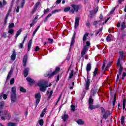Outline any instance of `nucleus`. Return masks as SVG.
Wrapping results in <instances>:
<instances>
[{"label": "nucleus", "instance_id": "nucleus-18", "mask_svg": "<svg viewBox=\"0 0 126 126\" xmlns=\"http://www.w3.org/2000/svg\"><path fill=\"white\" fill-rule=\"evenodd\" d=\"M39 4H40V2H37L36 3H35L34 7L33 8V9L32 10V13H34L36 10H37V8L39 6Z\"/></svg>", "mask_w": 126, "mask_h": 126}, {"label": "nucleus", "instance_id": "nucleus-40", "mask_svg": "<svg viewBox=\"0 0 126 126\" xmlns=\"http://www.w3.org/2000/svg\"><path fill=\"white\" fill-rule=\"evenodd\" d=\"M13 27H14V23H11L9 24V26H8L9 29H12V28H13Z\"/></svg>", "mask_w": 126, "mask_h": 126}, {"label": "nucleus", "instance_id": "nucleus-45", "mask_svg": "<svg viewBox=\"0 0 126 126\" xmlns=\"http://www.w3.org/2000/svg\"><path fill=\"white\" fill-rule=\"evenodd\" d=\"M63 10L64 12H67V11H69V10H70V7H67L64 8Z\"/></svg>", "mask_w": 126, "mask_h": 126}, {"label": "nucleus", "instance_id": "nucleus-9", "mask_svg": "<svg viewBox=\"0 0 126 126\" xmlns=\"http://www.w3.org/2000/svg\"><path fill=\"white\" fill-rule=\"evenodd\" d=\"M26 80L27 81H28V82L29 83V85H30V86H32L33 84H35V81L34 80H32V78H31V77H27Z\"/></svg>", "mask_w": 126, "mask_h": 126}, {"label": "nucleus", "instance_id": "nucleus-3", "mask_svg": "<svg viewBox=\"0 0 126 126\" xmlns=\"http://www.w3.org/2000/svg\"><path fill=\"white\" fill-rule=\"evenodd\" d=\"M11 100L12 103H14L17 100V94H16V87H13L11 89Z\"/></svg>", "mask_w": 126, "mask_h": 126}, {"label": "nucleus", "instance_id": "nucleus-31", "mask_svg": "<svg viewBox=\"0 0 126 126\" xmlns=\"http://www.w3.org/2000/svg\"><path fill=\"white\" fill-rule=\"evenodd\" d=\"M38 124L39 126H44V120L43 119H40L38 121Z\"/></svg>", "mask_w": 126, "mask_h": 126}, {"label": "nucleus", "instance_id": "nucleus-57", "mask_svg": "<svg viewBox=\"0 0 126 126\" xmlns=\"http://www.w3.org/2000/svg\"><path fill=\"white\" fill-rule=\"evenodd\" d=\"M52 95H53V90H51L50 93H49V95L48 96V98H51V97H52Z\"/></svg>", "mask_w": 126, "mask_h": 126}, {"label": "nucleus", "instance_id": "nucleus-64", "mask_svg": "<svg viewBox=\"0 0 126 126\" xmlns=\"http://www.w3.org/2000/svg\"><path fill=\"white\" fill-rule=\"evenodd\" d=\"M86 26H87V27H90V23L88 21H87L86 22Z\"/></svg>", "mask_w": 126, "mask_h": 126}, {"label": "nucleus", "instance_id": "nucleus-46", "mask_svg": "<svg viewBox=\"0 0 126 126\" xmlns=\"http://www.w3.org/2000/svg\"><path fill=\"white\" fill-rule=\"evenodd\" d=\"M25 3V0H21V7H23L24 4Z\"/></svg>", "mask_w": 126, "mask_h": 126}, {"label": "nucleus", "instance_id": "nucleus-58", "mask_svg": "<svg viewBox=\"0 0 126 126\" xmlns=\"http://www.w3.org/2000/svg\"><path fill=\"white\" fill-rule=\"evenodd\" d=\"M19 6H17L16 8V12L18 13L19 12Z\"/></svg>", "mask_w": 126, "mask_h": 126}, {"label": "nucleus", "instance_id": "nucleus-17", "mask_svg": "<svg viewBox=\"0 0 126 126\" xmlns=\"http://www.w3.org/2000/svg\"><path fill=\"white\" fill-rule=\"evenodd\" d=\"M79 18H76L75 19V29H76L77 27H78V25H79Z\"/></svg>", "mask_w": 126, "mask_h": 126}, {"label": "nucleus", "instance_id": "nucleus-7", "mask_svg": "<svg viewBox=\"0 0 126 126\" xmlns=\"http://www.w3.org/2000/svg\"><path fill=\"white\" fill-rule=\"evenodd\" d=\"M35 99V108L38 106L40 101H41V93H38L35 94L34 96Z\"/></svg>", "mask_w": 126, "mask_h": 126}, {"label": "nucleus", "instance_id": "nucleus-59", "mask_svg": "<svg viewBox=\"0 0 126 126\" xmlns=\"http://www.w3.org/2000/svg\"><path fill=\"white\" fill-rule=\"evenodd\" d=\"M35 23H36V22L33 21L32 22L30 25V27H32V26H33Z\"/></svg>", "mask_w": 126, "mask_h": 126}, {"label": "nucleus", "instance_id": "nucleus-47", "mask_svg": "<svg viewBox=\"0 0 126 126\" xmlns=\"http://www.w3.org/2000/svg\"><path fill=\"white\" fill-rule=\"evenodd\" d=\"M9 14H10V13H9L8 12L7 13V14L6 15L5 17V23H6V20H7V18H8V16H9Z\"/></svg>", "mask_w": 126, "mask_h": 126}, {"label": "nucleus", "instance_id": "nucleus-36", "mask_svg": "<svg viewBox=\"0 0 126 126\" xmlns=\"http://www.w3.org/2000/svg\"><path fill=\"white\" fill-rule=\"evenodd\" d=\"M24 44V41H23L22 43L19 44L18 45L19 49H22V48H23Z\"/></svg>", "mask_w": 126, "mask_h": 126}, {"label": "nucleus", "instance_id": "nucleus-35", "mask_svg": "<svg viewBox=\"0 0 126 126\" xmlns=\"http://www.w3.org/2000/svg\"><path fill=\"white\" fill-rule=\"evenodd\" d=\"M121 125L122 126L125 125V116H122L121 117Z\"/></svg>", "mask_w": 126, "mask_h": 126}, {"label": "nucleus", "instance_id": "nucleus-16", "mask_svg": "<svg viewBox=\"0 0 126 126\" xmlns=\"http://www.w3.org/2000/svg\"><path fill=\"white\" fill-rule=\"evenodd\" d=\"M7 4V1L6 0H3L2 3L0 1V8H2L4 5H6Z\"/></svg>", "mask_w": 126, "mask_h": 126}, {"label": "nucleus", "instance_id": "nucleus-61", "mask_svg": "<svg viewBox=\"0 0 126 126\" xmlns=\"http://www.w3.org/2000/svg\"><path fill=\"white\" fill-rule=\"evenodd\" d=\"M60 80V75H58L57 76L56 82H59Z\"/></svg>", "mask_w": 126, "mask_h": 126}, {"label": "nucleus", "instance_id": "nucleus-27", "mask_svg": "<svg viewBox=\"0 0 126 126\" xmlns=\"http://www.w3.org/2000/svg\"><path fill=\"white\" fill-rule=\"evenodd\" d=\"M86 70H87V72H88V71H90V70H91V64L88 63L87 65Z\"/></svg>", "mask_w": 126, "mask_h": 126}, {"label": "nucleus", "instance_id": "nucleus-38", "mask_svg": "<svg viewBox=\"0 0 126 126\" xmlns=\"http://www.w3.org/2000/svg\"><path fill=\"white\" fill-rule=\"evenodd\" d=\"M89 109L90 110L95 109V107L94 105H93V104H89Z\"/></svg>", "mask_w": 126, "mask_h": 126}, {"label": "nucleus", "instance_id": "nucleus-29", "mask_svg": "<svg viewBox=\"0 0 126 126\" xmlns=\"http://www.w3.org/2000/svg\"><path fill=\"white\" fill-rule=\"evenodd\" d=\"M4 107V101H2L0 102V110H2Z\"/></svg>", "mask_w": 126, "mask_h": 126}, {"label": "nucleus", "instance_id": "nucleus-8", "mask_svg": "<svg viewBox=\"0 0 126 126\" xmlns=\"http://www.w3.org/2000/svg\"><path fill=\"white\" fill-rule=\"evenodd\" d=\"M100 111L102 114L103 113L102 115L103 119H104V120H107V119H108V115L107 114V112H106L105 109H104L103 107H101Z\"/></svg>", "mask_w": 126, "mask_h": 126}, {"label": "nucleus", "instance_id": "nucleus-39", "mask_svg": "<svg viewBox=\"0 0 126 126\" xmlns=\"http://www.w3.org/2000/svg\"><path fill=\"white\" fill-rule=\"evenodd\" d=\"M1 37L4 39H6V37H7L6 32H3L1 34Z\"/></svg>", "mask_w": 126, "mask_h": 126}, {"label": "nucleus", "instance_id": "nucleus-37", "mask_svg": "<svg viewBox=\"0 0 126 126\" xmlns=\"http://www.w3.org/2000/svg\"><path fill=\"white\" fill-rule=\"evenodd\" d=\"M1 95H2V97H3L4 100H6V99H7V95L6 94H1Z\"/></svg>", "mask_w": 126, "mask_h": 126}, {"label": "nucleus", "instance_id": "nucleus-34", "mask_svg": "<svg viewBox=\"0 0 126 126\" xmlns=\"http://www.w3.org/2000/svg\"><path fill=\"white\" fill-rule=\"evenodd\" d=\"M8 33H9L10 35H12V34L14 33V30H13L12 29H9Z\"/></svg>", "mask_w": 126, "mask_h": 126}, {"label": "nucleus", "instance_id": "nucleus-30", "mask_svg": "<svg viewBox=\"0 0 126 126\" xmlns=\"http://www.w3.org/2000/svg\"><path fill=\"white\" fill-rule=\"evenodd\" d=\"M76 123L78 124V125H84V122H83V121H82L81 119H79L77 121Z\"/></svg>", "mask_w": 126, "mask_h": 126}, {"label": "nucleus", "instance_id": "nucleus-4", "mask_svg": "<svg viewBox=\"0 0 126 126\" xmlns=\"http://www.w3.org/2000/svg\"><path fill=\"white\" fill-rule=\"evenodd\" d=\"M86 45L84 46L83 50H82V52L81 53V56L82 57H83V56L85 54H86V52L88 51V48H89V47L90 46V45H91L90 42H89L88 41H87L86 42Z\"/></svg>", "mask_w": 126, "mask_h": 126}, {"label": "nucleus", "instance_id": "nucleus-10", "mask_svg": "<svg viewBox=\"0 0 126 126\" xmlns=\"http://www.w3.org/2000/svg\"><path fill=\"white\" fill-rule=\"evenodd\" d=\"M63 122H66L68 120V114H66V111H64V114L62 116Z\"/></svg>", "mask_w": 126, "mask_h": 126}, {"label": "nucleus", "instance_id": "nucleus-15", "mask_svg": "<svg viewBox=\"0 0 126 126\" xmlns=\"http://www.w3.org/2000/svg\"><path fill=\"white\" fill-rule=\"evenodd\" d=\"M12 73H13V68H11L9 72H8V75L6 78V80H8L11 77V75H12Z\"/></svg>", "mask_w": 126, "mask_h": 126}, {"label": "nucleus", "instance_id": "nucleus-13", "mask_svg": "<svg viewBox=\"0 0 126 126\" xmlns=\"http://www.w3.org/2000/svg\"><path fill=\"white\" fill-rule=\"evenodd\" d=\"M29 74V68H26L24 70V77H27Z\"/></svg>", "mask_w": 126, "mask_h": 126}, {"label": "nucleus", "instance_id": "nucleus-41", "mask_svg": "<svg viewBox=\"0 0 126 126\" xmlns=\"http://www.w3.org/2000/svg\"><path fill=\"white\" fill-rule=\"evenodd\" d=\"M126 99L124 98L123 99V110H125V109H126Z\"/></svg>", "mask_w": 126, "mask_h": 126}, {"label": "nucleus", "instance_id": "nucleus-54", "mask_svg": "<svg viewBox=\"0 0 126 126\" xmlns=\"http://www.w3.org/2000/svg\"><path fill=\"white\" fill-rule=\"evenodd\" d=\"M48 41H49V43H50V44H53V42H54V40L50 38H48Z\"/></svg>", "mask_w": 126, "mask_h": 126}, {"label": "nucleus", "instance_id": "nucleus-19", "mask_svg": "<svg viewBox=\"0 0 126 126\" xmlns=\"http://www.w3.org/2000/svg\"><path fill=\"white\" fill-rule=\"evenodd\" d=\"M71 6L74 10V11H76V12L78 11V9L79 8V6H78V5H75L73 4L71 5Z\"/></svg>", "mask_w": 126, "mask_h": 126}, {"label": "nucleus", "instance_id": "nucleus-49", "mask_svg": "<svg viewBox=\"0 0 126 126\" xmlns=\"http://www.w3.org/2000/svg\"><path fill=\"white\" fill-rule=\"evenodd\" d=\"M10 84H14V78H12L10 81Z\"/></svg>", "mask_w": 126, "mask_h": 126}, {"label": "nucleus", "instance_id": "nucleus-32", "mask_svg": "<svg viewBox=\"0 0 126 126\" xmlns=\"http://www.w3.org/2000/svg\"><path fill=\"white\" fill-rule=\"evenodd\" d=\"M87 37H88V33H86L83 37V42H85V41H86V39H87Z\"/></svg>", "mask_w": 126, "mask_h": 126}, {"label": "nucleus", "instance_id": "nucleus-25", "mask_svg": "<svg viewBox=\"0 0 126 126\" xmlns=\"http://www.w3.org/2000/svg\"><path fill=\"white\" fill-rule=\"evenodd\" d=\"M27 60H28V56H27V55H26L24 56L23 60V63H27Z\"/></svg>", "mask_w": 126, "mask_h": 126}, {"label": "nucleus", "instance_id": "nucleus-50", "mask_svg": "<svg viewBox=\"0 0 126 126\" xmlns=\"http://www.w3.org/2000/svg\"><path fill=\"white\" fill-rule=\"evenodd\" d=\"M52 16V14H49L47 15V16L45 18V21L48 20V19L49 18V17H51Z\"/></svg>", "mask_w": 126, "mask_h": 126}, {"label": "nucleus", "instance_id": "nucleus-60", "mask_svg": "<svg viewBox=\"0 0 126 126\" xmlns=\"http://www.w3.org/2000/svg\"><path fill=\"white\" fill-rule=\"evenodd\" d=\"M98 7L97 6L95 9H94V13L95 14V13H96V12H98Z\"/></svg>", "mask_w": 126, "mask_h": 126}, {"label": "nucleus", "instance_id": "nucleus-44", "mask_svg": "<svg viewBox=\"0 0 126 126\" xmlns=\"http://www.w3.org/2000/svg\"><path fill=\"white\" fill-rule=\"evenodd\" d=\"M97 90H94L93 91V92L92 93V96H95V95H96V93H97Z\"/></svg>", "mask_w": 126, "mask_h": 126}, {"label": "nucleus", "instance_id": "nucleus-21", "mask_svg": "<svg viewBox=\"0 0 126 126\" xmlns=\"http://www.w3.org/2000/svg\"><path fill=\"white\" fill-rule=\"evenodd\" d=\"M94 99L92 98V95L90 96L89 98V105L93 104Z\"/></svg>", "mask_w": 126, "mask_h": 126}, {"label": "nucleus", "instance_id": "nucleus-20", "mask_svg": "<svg viewBox=\"0 0 126 126\" xmlns=\"http://www.w3.org/2000/svg\"><path fill=\"white\" fill-rule=\"evenodd\" d=\"M74 39H75V32L74 33L73 36L72 37L71 41V44H70V47L72 46H73L74 45Z\"/></svg>", "mask_w": 126, "mask_h": 126}, {"label": "nucleus", "instance_id": "nucleus-24", "mask_svg": "<svg viewBox=\"0 0 126 126\" xmlns=\"http://www.w3.org/2000/svg\"><path fill=\"white\" fill-rule=\"evenodd\" d=\"M73 73H74V70H72L71 72L70 73L68 79H71V78H72V77H73Z\"/></svg>", "mask_w": 126, "mask_h": 126}, {"label": "nucleus", "instance_id": "nucleus-52", "mask_svg": "<svg viewBox=\"0 0 126 126\" xmlns=\"http://www.w3.org/2000/svg\"><path fill=\"white\" fill-rule=\"evenodd\" d=\"M126 26V24L125 22L122 23L121 25V27H122V30L125 28V27Z\"/></svg>", "mask_w": 126, "mask_h": 126}, {"label": "nucleus", "instance_id": "nucleus-1", "mask_svg": "<svg viewBox=\"0 0 126 126\" xmlns=\"http://www.w3.org/2000/svg\"><path fill=\"white\" fill-rule=\"evenodd\" d=\"M60 70H61V68L57 67L53 72L52 70H50L47 73L44 74V76H45V77H48L49 79L53 78L54 76L56 75Z\"/></svg>", "mask_w": 126, "mask_h": 126}, {"label": "nucleus", "instance_id": "nucleus-11", "mask_svg": "<svg viewBox=\"0 0 126 126\" xmlns=\"http://www.w3.org/2000/svg\"><path fill=\"white\" fill-rule=\"evenodd\" d=\"M117 66L118 67L117 68H119V75H122V72L123 71V69H124V67L122 65V63H117Z\"/></svg>", "mask_w": 126, "mask_h": 126}, {"label": "nucleus", "instance_id": "nucleus-12", "mask_svg": "<svg viewBox=\"0 0 126 126\" xmlns=\"http://www.w3.org/2000/svg\"><path fill=\"white\" fill-rule=\"evenodd\" d=\"M89 86H90V79L88 78V76H87V80L86 81V85H85L86 90H89Z\"/></svg>", "mask_w": 126, "mask_h": 126}, {"label": "nucleus", "instance_id": "nucleus-28", "mask_svg": "<svg viewBox=\"0 0 126 126\" xmlns=\"http://www.w3.org/2000/svg\"><path fill=\"white\" fill-rule=\"evenodd\" d=\"M94 74H93V76L94 77H95V76H96V75H97V74H98V68L96 67L94 69V71L93 72Z\"/></svg>", "mask_w": 126, "mask_h": 126}, {"label": "nucleus", "instance_id": "nucleus-14", "mask_svg": "<svg viewBox=\"0 0 126 126\" xmlns=\"http://www.w3.org/2000/svg\"><path fill=\"white\" fill-rule=\"evenodd\" d=\"M16 58V52H15V50H13L12 51V54L11 56V60H12V61H14Z\"/></svg>", "mask_w": 126, "mask_h": 126}, {"label": "nucleus", "instance_id": "nucleus-22", "mask_svg": "<svg viewBox=\"0 0 126 126\" xmlns=\"http://www.w3.org/2000/svg\"><path fill=\"white\" fill-rule=\"evenodd\" d=\"M116 99H117V95L115 94L113 97V100L112 101L113 108L115 107V105H116Z\"/></svg>", "mask_w": 126, "mask_h": 126}, {"label": "nucleus", "instance_id": "nucleus-33", "mask_svg": "<svg viewBox=\"0 0 126 126\" xmlns=\"http://www.w3.org/2000/svg\"><path fill=\"white\" fill-rule=\"evenodd\" d=\"M20 92H22V93H26V89H25V88H24L22 87H20Z\"/></svg>", "mask_w": 126, "mask_h": 126}, {"label": "nucleus", "instance_id": "nucleus-42", "mask_svg": "<svg viewBox=\"0 0 126 126\" xmlns=\"http://www.w3.org/2000/svg\"><path fill=\"white\" fill-rule=\"evenodd\" d=\"M71 110L72 112H74L75 111V106L73 104L71 105Z\"/></svg>", "mask_w": 126, "mask_h": 126}, {"label": "nucleus", "instance_id": "nucleus-62", "mask_svg": "<svg viewBox=\"0 0 126 126\" xmlns=\"http://www.w3.org/2000/svg\"><path fill=\"white\" fill-rule=\"evenodd\" d=\"M50 11V9L47 8L44 11V13H47V12H49Z\"/></svg>", "mask_w": 126, "mask_h": 126}, {"label": "nucleus", "instance_id": "nucleus-6", "mask_svg": "<svg viewBox=\"0 0 126 126\" xmlns=\"http://www.w3.org/2000/svg\"><path fill=\"white\" fill-rule=\"evenodd\" d=\"M120 57L117 61V63H125V55H124V52H120Z\"/></svg>", "mask_w": 126, "mask_h": 126}, {"label": "nucleus", "instance_id": "nucleus-43", "mask_svg": "<svg viewBox=\"0 0 126 126\" xmlns=\"http://www.w3.org/2000/svg\"><path fill=\"white\" fill-rule=\"evenodd\" d=\"M39 28H40V26H39L38 27H37L36 28V29L35 30V31L33 32L32 33L33 36H34L35 35V34H36V33L38 31V30H39Z\"/></svg>", "mask_w": 126, "mask_h": 126}, {"label": "nucleus", "instance_id": "nucleus-5", "mask_svg": "<svg viewBox=\"0 0 126 126\" xmlns=\"http://www.w3.org/2000/svg\"><path fill=\"white\" fill-rule=\"evenodd\" d=\"M1 114L2 116H4L6 120H10L11 119V115L7 110L0 111V116Z\"/></svg>", "mask_w": 126, "mask_h": 126}, {"label": "nucleus", "instance_id": "nucleus-26", "mask_svg": "<svg viewBox=\"0 0 126 126\" xmlns=\"http://www.w3.org/2000/svg\"><path fill=\"white\" fill-rule=\"evenodd\" d=\"M32 44V40H30L29 41L28 44V51H30V49H31V45Z\"/></svg>", "mask_w": 126, "mask_h": 126}, {"label": "nucleus", "instance_id": "nucleus-56", "mask_svg": "<svg viewBox=\"0 0 126 126\" xmlns=\"http://www.w3.org/2000/svg\"><path fill=\"white\" fill-rule=\"evenodd\" d=\"M59 11H61V10H55L52 12V14L56 13V12H59Z\"/></svg>", "mask_w": 126, "mask_h": 126}, {"label": "nucleus", "instance_id": "nucleus-48", "mask_svg": "<svg viewBox=\"0 0 126 126\" xmlns=\"http://www.w3.org/2000/svg\"><path fill=\"white\" fill-rule=\"evenodd\" d=\"M8 126H15V123H13L12 122H9L8 123Z\"/></svg>", "mask_w": 126, "mask_h": 126}, {"label": "nucleus", "instance_id": "nucleus-2", "mask_svg": "<svg viewBox=\"0 0 126 126\" xmlns=\"http://www.w3.org/2000/svg\"><path fill=\"white\" fill-rule=\"evenodd\" d=\"M37 85L39 86L40 91H41V92H45L47 87L52 86V84H50L49 86H48L47 82H44L43 83L42 82H39L37 84Z\"/></svg>", "mask_w": 126, "mask_h": 126}, {"label": "nucleus", "instance_id": "nucleus-23", "mask_svg": "<svg viewBox=\"0 0 126 126\" xmlns=\"http://www.w3.org/2000/svg\"><path fill=\"white\" fill-rule=\"evenodd\" d=\"M21 32H22V29H20L19 31H18L17 32L16 35L15 36V39H17V37H18V36H19V35H20V34H21Z\"/></svg>", "mask_w": 126, "mask_h": 126}, {"label": "nucleus", "instance_id": "nucleus-53", "mask_svg": "<svg viewBox=\"0 0 126 126\" xmlns=\"http://www.w3.org/2000/svg\"><path fill=\"white\" fill-rule=\"evenodd\" d=\"M112 40V38L110 36H107L106 38V41L107 42H110V41Z\"/></svg>", "mask_w": 126, "mask_h": 126}, {"label": "nucleus", "instance_id": "nucleus-51", "mask_svg": "<svg viewBox=\"0 0 126 126\" xmlns=\"http://www.w3.org/2000/svg\"><path fill=\"white\" fill-rule=\"evenodd\" d=\"M109 67H110V63H109L107 66L105 68L104 71H107L108 69H109Z\"/></svg>", "mask_w": 126, "mask_h": 126}, {"label": "nucleus", "instance_id": "nucleus-55", "mask_svg": "<svg viewBox=\"0 0 126 126\" xmlns=\"http://www.w3.org/2000/svg\"><path fill=\"white\" fill-rule=\"evenodd\" d=\"M47 112V108H44V109L42 110V113L45 114Z\"/></svg>", "mask_w": 126, "mask_h": 126}, {"label": "nucleus", "instance_id": "nucleus-63", "mask_svg": "<svg viewBox=\"0 0 126 126\" xmlns=\"http://www.w3.org/2000/svg\"><path fill=\"white\" fill-rule=\"evenodd\" d=\"M39 50H40V48L38 47V46H36L34 49V51H35V52L39 51Z\"/></svg>", "mask_w": 126, "mask_h": 126}]
</instances>
